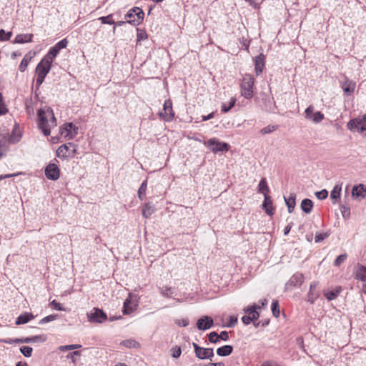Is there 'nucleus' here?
Here are the masks:
<instances>
[{
    "label": "nucleus",
    "instance_id": "obj_1",
    "mask_svg": "<svg viewBox=\"0 0 366 366\" xmlns=\"http://www.w3.org/2000/svg\"><path fill=\"white\" fill-rule=\"evenodd\" d=\"M38 127L45 136L50 135V128L56 125V118L52 109L48 108L46 111L40 109L37 112Z\"/></svg>",
    "mask_w": 366,
    "mask_h": 366
},
{
    "label": "nucleus",
    "instance_id": "obj_2",
    "mask_svg": "<svg viewBox=\"0 0 366 366\" xmlns=\"http://www.w3.org/2000/svg\"><path fill=\"white\" fill-rule=\"evenodd\" d=\"M51 63L42 59L41 61L37 64L36 68V86L39 88L44 81L45 77L49 74L51 68Z\"/></svg>",
    "mask_w": 366,
    "mask_h": 366
},
{
    "label": "nucleus",
    "instance_id": "obj_3",
    "mask_svg": "<svg viewBox=\"0 0 366 366\" xmlns=\"http://www.w3.org/2000/svg\"><path fill=\"white\" fill-rule=\"evenodd\" d=\"M254 78L251 74H245L240 84L241 94L247 99L253 97Z\"/></svg>",
    "mask_w": 366,
    "mask_h": 366
},
{
    "label": "nucleus",
    "instance_id": "obj_4",
    "mask_svg": "<svg viewBox=\"0 0 366 366\" xmlns=\"http://www.w3.org/2000/svg\"><path fill=\"white\" fill-rule=\"evenodd\" d=\"M144 16L143 10L139 7H134L130 9L125 15V19H127V22L134 26L139 25Z\"/></svg>",
    "mask_w": 366,
    "mask_h": 366
},
{
    "label": "nucleus",
    "instance_id": "obj_5",
    "mask_svg": "<svg viewBox=\"0 0 366 366\" xmlns=\"http://www.w3.org/2000/svg\"><path fill=\"white\" fill-rule=\"evenodd\" d=\"M76 148L77 146L72 142L62 144L57 149L56 156L61 159L74 157L76 153Z\"/></svg>",
    "mask_w": 366,
    "mask_h": 366
},
{
    "label": "nucleus",
    "instance_id": "obj_6",
    "mask_svg": "<svg viewBox=\"0 0 366 366\" xmlns=\"http://www.w3.org/2000/svg\"><path fill=\"white\" fill-rule=\"evenodd\" d=\"M204 144L207 145L213 153L227 152L229 149V145L227 143L219 142L216 138L209 139L207 142H204Z\"/></svg>",
    "mask_w": 366,
    "mask_h": 366
},
{
    "label": "nucleus",
    "instance_id": "obj_7",
    "mask_svg": "<svg viewBox=\"0 0 366 366\" xmlns=\"http://www.w3.org/2000/svg\"><path fill=\"white\" fill-rule=\"evenodd\" d=\"M347 129L351 131L362 132L366 131V116L351 119L347 123Z\"/></svg>",
    "mask_w": 366,
    "mask_h": 366
},
{
    "label": "nucleus",
    "instance_id": "obj_8",
    "mask_svg": "<svg viewBox=\"0 0 366 366\" xmlns=\"http://www.w3.org/2000/svg\"><path fill=\"white\" fill-rule=\"evenodd\" d=\"M47 341V337L46 335H35L31 337L22 339H14L9 341L4 340V343H39Z\"/></svg>",
    "mask_w": 366,
    "mask_h": 366
},
{
    "label": "nucleus",
    "instance_id": "obj_9",
    "mask_svg": "<svg viewBox=\"0 0 366 366\" xmlns=\"http://www.w3.org/2000/svg\"><path fill=\"white\" fill-rule=\"evenodd\" d=\"M89 320L92 322L102 323L107 319V315L101 309L94 307L88 315Z\"/></svg>",
    "mask_w": 366,
    "mask_h": 366
},
{
    "label": "nucleus",
    "instance_id": "obj_10",
    "mask_svg": "<svg viewBox=\"0 0 366 366\" xmlns=\"http://www.w3.org/2000/svg\"><path fill=\"white\" fill-rule=\"evenodd\" d=\"M164 112H160L159 116L166 122H171L174 117L172 109V102L170 99L165 100L163 106Z\"/></svg>",
    "mask_w": 366,
    "mask_h": 366
},
{
    "label": "nucleus",
    "instance_id": "obj_11",
    "mask_svg": "<svg viewBox=\"0 0 366 366\" xmlns=\"http://www.w3.org/2000/svg\"><path fill=\"white\" fill-rule=\"evenodd\" d=\"M45 176L51 180H57L60 177L59 167L54 163L49 164L45 168Z\"/></svg>",
    "mask_w": 366,
    "mask_h": 366
},
{
    "label": "nucleus",
    "instance_id": "obj_12",
    "mask_svg": "<svg viewBox=\"0 0 366 366\" xmlns=\"http://www.w3.org/2000/svg\"><path fill=\"white\" fill-rule=\"evenodd\" d=\"M340 86L345 95L350 96L355 90L356 83L354 81L345 77V79L340 81Z\"/></svg>",
    "mask_w": 366,
    "mask_h": 366
},
{
    "label": "nucleus",
    "instance_id": "obj_13",
    "mask_svg": "<svg viewBox=\"0 0 366 366\" xmlns=\"http://www.w3.org/2000/svg\"><path fill=\"white\" fill-rule=\"evenodd\" d=\"M213 324V319L209 316L204 315L197 320V327L199 330H206L209 329Z\"/></svg>",
    "mask_w": 366,
    "mask_h": 366
},
{
    "label": "nucleus",
    "instance_id": "obj_14",
    "mask_svg": "<svg viewBox=\"0 0 366 366\" xmlns=\"http://www.w3.org/2000/svg\"><path fill=\"white\" fill-rule=\"evenodd\" d=\"M195 353L199 359H207L213 356V349L200 347L199 345H194Z\"/></svg>",
    "mask_w": 366,
    "mask_h": 366
},
{
    "label": "nucleus",
    "instance_id": "obj_15",
    "mask_svg": "<svg viewBox=\"0 0 366 366\" xmlns=\"http://www.w3.org/2000/svg\"><path fill=\"white\" fill-rule=\"evenodd\" d=\"M228 337V332L226 331H222L219 335L216 332H212L208 335L209 343H217L219 340L227 341Z\"/></svg>",
    "mask_w": 366,
    "mask_h": 366
},
{
    "label": "nucleus",
    "instance_id": "obj_16",
    "mask_svg": "<svg viewBox=\"0 0 366 366\" xmlns=\"http://www.w3.org/2000/svg\"><path fill=\"white\" fill-rule=\"evenodd\" d=\"M254 70L257 76H259L262 72L265 65V56L260 54L254 58Z\"/></svg>",
    "mask_w": 366,
    "mask_h": 366
},
{
    "label": "nucleus",
    "instance_id": "obj_17",
    "mask_svg": "<svg viewBox=\"0 0 366 366\" xmlns=\"http://www.w3.org/2000/svg\"><path fill=\"white\" fill-rule=\"evenodd\" d=\"M264 199L262 203V207L265 212L269 215H272L274 213V208L272 207V201L268 194L264 193Z\"/></svg>",
    "mask_w": 366,
    "mask_h": 366
},
{
    "label": "nucleus",
    "instance_id": "obj_18",
    "mask_svg": "<svg viewBox=\"0 0 366 366\" xmlns=\"http://www.w3.org/2000/svg\"><path fill=\"white\" fill-rule=\"evenodd\" d=\"M355 274V279L362 282H366V267L357 264Z\"/></svg>",
    "mask_w": 366,
    "mask_h": 366
},
{
    "label": "nucleus",
    "instance_id": "obj_19",
    "mask_svg": "<svg viewBox=\"0 0 366 366\" xmlns=\"http://www.w3.org/2000/svg\"><path fill=\"white\" fill-rule=\"evenodd\" d=\"M34 316L31 312H24L21 314L16 320V325H20L22 324H26L29 322L30 320H33Z\"/></svg>",
    "mask_w": 366,
    "mask_h": 366
},
{
    "label": "nucleus",
    "instance_id": "obj_20",
    "mask_svg": "<svg viewBox=\"0 0 366 366\" xmlns=\"http://www.w3.org/2000/svg\"><path fill=\"white\" fill-rule=\"evenodd\" d=\"M316 287V282L312 283L310 285V291L307 294V301L311 304H313L319 297V293L317 292H315Z\"/></svg>",
    "mask_w": 366,
    "mask_h": 366
},
{
    "label": "nucleus",
    "instance_id": "obj_21",
    "mask_svg": "<svg viewBox=\"0 0 366 366\" xmlns=\"http://www.w3.org/2000/svg\"><path fill=\"white\" fill-rule=\"evenodd\" d=\"M304 281V275L302 273H295L289 280V284L293 286H300Z\"/></svg>",
    "mask_w": 366,
    "mask_h": 366
},
{
    "label": "nucleus",
    "instance_id": "obj_22",
    "mask_svg": "<svg viewBox=\"0 0 366 366\" xmlns=\"http://www.w3.org/2000/svg\"><path fill=\"white\" fill-rule=\"evenodd\" d=\"M33 34H21L16 35L14 43L16 44H24L32 41Z\"/></svg>",
    "mask_w": 366,
    "mask_h": 366
},
{
    "label": "nucleus",
    "instance_id": "obj_23",
    "mask_svg": "<svg viewBox=\"0 0 366 366\" xmlns=\"http://www.w3.org/2000/svg\"><path fill=\"white\" fill-rule=\"evenodd\" d=\"M59 51H60L54 46L49 49L48 53L43 58L52 64Z\"/></svg>",
    "mask_w": 366,
    "mask_h": 366
},
{
    "label": "nucleus",
    "instance_id": "obj_24",
    "mask_svg": "<svg viewBox=\"0 0 366 366\" xmlns=\"http://www.w3.org/2000/svg\"><path fill=\"white\" fill-rule=\"evenodd\" d=\"M73 127L74 124L71 122L64 124L60 128L61 134L69 139V137H70V133H71V129Z\"/></svg>",
    "mask_w": 366,
    "mask_h": 366
},
{
    "label": "nucleus",
    "instance_id": "obj_25",
    "mask_svg": "<svg viewBox=\"0 0 366 366\" xmlns=\"http://www.w3.org/2000/svg\"><path fill=\"white\" fill-rule=\"evenodd\" d=\"M312 207H313V202L311 199H304L302 201L301 209L304 212H305L307 214L310 213L312 209Z\"/></svg>",
    "mask_w": 366,
    "mask_h": 366
},
{
    "label": "nucleus",
    "instance_id": "obj_26",
    "mask_svg": "<svg viewBox=\"0 0 366 366\" xmlns=\"http://www.w3.org/2000/svg\"><path fill=\"white\" fill-rule=\"evenodd\" d=\"M365 192H366V189H365L364 185L360 184L355 186L353 187L352 192V194L353 197H365Z\"/></svg>",
    "mask_w": 366,
    "mask_h": 366
},
{
    "label": "nucleus",
    "instance_id": "obj_27",
    "mask_svg": "<svg viewBox=\"0 0 366 366\" xmlns=\"http://www.w3.org/2000/svg\"><path fill=\"white\" fill-rule=\"evenodd\" d=\"M258 308H259V307L254 305L250 307H248L244 311L247 314V315L249 316L254 321L257 320L259 317V313L257 311Z\"/></svg>",
    "mask_w": 366,
    "mask_h": 366
},
{
    "label": "nucleus",
    "instance_id": "obj_28",
    "mask_svg": "<svg viewBox=\"0 0 366 366\" xmlns=\"http://www.w3.org/2000/svg\"><path fill=\"white\" fill-rule=\"evenodd\" d=\"M285 204L288 208V212L292 213L295 207V195L291 194L289 197H285Z\"/></svg>",
    "mask_w": 366,
    "mask_h": 366
},
{
    "label": "nucleus",
    "instance_id": "obj_29",
    "mask_svg": "<svg viewBox=\"0 0 366 366\" xmlns=\"http://www.w3.org/2000/svg\"><path fill=\"white\" fill-rule=\"evenodd\" d=\"M341 287H337L334 290L328 291L324 293L325 297L329 300H333L336 299L341 292Z\"/></svg>",
    "mask_w": 366,
    "mask_h": 366
},
{
    "label": "nucleus",
    "instance_id": "obj_30",
    "mask_svg": "<svg viewBox=\"0 0 366 366\" xmlns=\"http://www.w3.org/2000/svg\"><path fill=\"white\" fill-rule=\"evenodd\" d=\"M154 212V207L149 203H147L142 209V216L149 218Z\"/></svg>",
    "mask_w": 366,
    "mask_h": 366
},
{
    "label": "nucleus",
    "instance_id": "obj_31",
    "mask_svg": "<svg viewBox=\"0 0 366 366\" xmlns=\"http://www.w3.org/2000/svg\"><path fill=\"white\" fill-rule=\"evenodd\" d=\"M31 56H29V54H26L23 59L21 60V63H20V65L19 66V69L21 72H24L27 66H28V64L29 63V61H31Z\"/></svg>",
    "mask_w": 366,
    "mask_h": 366
},
{
    "label": "nucleus",
    "instance_id": "obj_32",
    "mask_svg": "<svg viewBox=\"0 0 366 366\" xmlns=\"http://www.w3.org/2000/svg\"><path fill=\"white\" fill-rule=\"evenodd\" d=\"M269 190V189L267 185L266 179L262 178L258 184V192L262 193L264 194V193L268 194Z\"/></svg>",
    "mask_w": 366,
    "mask_h": 366
},
{
    "label": "nucleus",
    "instance_id": "obj_33",
    "mask_svg": "<svg viewBox=\"0 0 366 366\" xmlns=\"http://www.w3.org/2000/svg\"><path fill=\"white\" fill-rule=\"evenodd\" d=\"M232 351V347L229 345H225L217 350V354L220 356H227L229 355Z\"/></svg>",
    "mask_w": 366,
    "mask_h": 366
},
{
    "label": "nucleus",
    "instance_id": "obj_34",
    "mask_svg": "<svg viewBox=\"0 0 366 366\" xmlns=\"http://www.w3.org/2000/svg\"><path fill=\"white\" fill-rule=\"evenodd\" d=\"M147 187V181L144 180L140 185L138 189V197L141 200L144 199L146 197V190Z\"/></svg>",
    "mask_w": 366,
    "mask_h": 366
},
{
    "label": "nucleus",
    "instance_id": "obj_35",
    "mask_svg": "<svg viewBox=\"0 0 366 366\" xmlns=\"http://www.w3.org/2000/svg\"><path fill=\"white\" fill-rule=\"evenodd\" d=\"M342 187L341 185L336 184L330 194V198L332 199H338L340 198V192H341Z\"/></svg>",
    "mask_w": 366,
    "mask_h": 366
},
{
    "label": "nucleus",
    "instance_id": "obj_36",
    "mask_svg": "<svg viewBox=\"0 0 366 366\" xmlns=\"http://www.w3.org/2000/svg\"><path fill=\"white\" fill-rule=\"evenodd\" d=\"M236 103V99L235 98H231L229 104H227V103H222V109L221 111L223 112V113H227L228 112L235 104Z\"/></svg>",
    "mask_w": 366,
    "mask_h": 366
},
{
    "label": "nucleus",
    "instance_id": "obj_37",
    "mask_svg": "<svg viewBox=\"0 0 366 366\" xmlns=\"http://www.w3.org/2000/svg\"><path fill=\"white\" fill-rule=\"evenodd\" d=\"M324 118V114L322 112H316L312 114L311 120L315 123H320Z\"/></svg>",
    "mask_w": 366,
    "mask_h": 366
},
{
    "label": "nucleus",
    "instance_id": "obj_38",
    "mask_svg": "<svg viewBox=\"0 0 366 366\" xmlns=\"http://www.w3.org/2000/svg\"><path fill=\"white\" fill-rule=\"evenodd\" d=\"M131 301L129 299H127L124 302V310L123 313L124 315H129L133 312V308L129 305Z\"/></svg>",
    "mask_w": 366,
    "mask_h": 366
},
{
    "label": "nucleus",
    "instance_id": "obj_39",
    "mask_svg": "<svg viewBox=\"0 0 366 366\" xmlns=\"http://www.w3.org/2000/svg\"><path fill=\"white\" fill-rule=\"evenodd\" d=\"M271 309L274 316L276 317H279L280 314V310L279 303L277 301L272 302Z\"/></svg>",
    "mask_w": 366,
    "mask_h": 366
},
{
    "label": "nucleus",
    "instance_id": "obj_40",
    "mask_svg": "<svg viewBox=\"0 0 366 366\" xmlns=\"http://www.w3.org/2000/svg\"><path fill=\"white\" fill-rule=\"evenodd\" d=\"M330 235L329 232H317L315 237V241L316 243L320 242L323 241L325 239L327 238Z\"/></svg>",
    "mask_w": 366,
    "mask_h": 366
},
{
    "label": "nucleus",
    "instance_id": "obj_41",
    "mask_svg": "<svg viewBox=\"0 0 366 366\" xmlns=\"http://www.w3.org/2000/svg\"><path fill=\"white\" fill-rule=\"evenodd\" d=\"M277 129V126H273V125H268L264 128H262L261 130H260V133L262 134V135H264V134H269V133H272V132H274V130Z\"/></svg>",
    "mask_w": 366,
    "mask_h": 366
},
{
    "label": "nucleus",
    "instance_id": "obj_42",
    "mask_svg": "<svg viewBox=\"0 0 366 366\" xmlns=\"http://www.w3.org/2000/svg\"><path fill=\"white\" fill-rule=\"evenodd\" d=\"M347 257V254H342L339 255V256L335 259V262H334V264H335V266H336V267H339V266H340V264H341L342 263H343V262L346 260Z\"/></svg>",
    "mask_w": 366,
    "mask_h": 366
},
{
    "label": "nucleus",
    "instance_id": "obj_43",
    "mask_svg": "<svg viewBox=\"0 0 366 366\" xmlns=\"http://www.w3.org/2000/svg\"><path fill=\"white\" fill-rule=\"evenodd\" d=\"M57 317H58V315H48V316L44 317L43 319H41L39 322V324L43 325V324L49 322L51 321L56 320Z\"/></svg>",
    "mask_w": 366,
    "mask_h": 366
},
{
    "label": "nucleus",
    "instance_id": "obj_44",
    "mask_svg": "<svg viewBox=\"0 0 366 366\" xmlns=\"http://www.w3.org/2000/svg\"><path fill=\"white\" fill-rule=\"evenodd\" d=\"M181 348L180 347L176 345L174 346V347H172L171 349V355L174 357V358H177L180 356L181 355Z\"/></svg>",
    "mask_w": 366,
    "mask_h": 366
},
{
    "label": "nucleus",
    "instance_id": "obj_45",
    "mask_svg": "<svg viewBox=\"0 0 366 366\" xmlns=\"http://www.w3.org/2000/svg\"><path fill=\"white\" fill-rule=\"evenodd\" d=\"M315 196L318 199H325L328 196V192L326 189H322L315 192Z\"/></svg>",
    "mask_w": 366,
    "mask_h": 366
},
{
    "label": "nucleus",
    "instance_id": "obj_46",
    "mask_svg": "<svg viewBox=\"0 0 366 366\" xmlns=\"http://www.w3.org/2000/svg\"><path fill=\"white\" fill-rule=\"evenodd\" d=\"M68 41L66 39H63L56 43L54 46L60 51L62 49H64L67 46Z\"/></svg>",
    "mask_w": 366,
    "mask_h": 366
},
{
    "label": "nucleus",
    "instance_id": "obj_47",
    "mask_svg": "<svg viewBox=\"0 0 366 366\" xmlns=\"http://www.w3.org/2000/svg\"><path fill=\"white\" fill-rule=\"evenodd\" d=\"M104 24H114V21L112 19V15L102 16L99 19Z\"/></svg>",
    "mask_w": 366,
    "mask_h": 366
},
{
    "label": "nucleus",
    "instance_id": "obj_48",
    "mask_svg": "<svg viewBox=\"0 0 366 366\" xmlns=\"http://www.w3.org/2000/svg\"><path fill=\"white\" fill-rule=\"evenodd\" d=\"M20 351L25 357H30L31 355L32 348L29 346H24L20 348Z\"/></svg>",
    "mask_w": 366,
    "mask_h": 366
},
{
    "label": "nucleus",
    "instance_id": "obj_49",
    "mask_svg": "<svg viewBox=\"0 0 366 366\" xmlns=\"http://www.w3.org/2000/svg\"><path fill=\"white\" fill-rule=\"evenodd\" d=\"M172 289L170 287H163L161 290V293L164 297H171L172 295Z\"/></svg>",
    "mask_w": 366,
    "mask_h": 366
},
{
    "label": "nucleus",
    "instance_id": "obj_50",
    "mask_svg": "<svg viewBox=\"0 0 366 366\" xmlns=\"http://www.w3.org/2000/svg\"><path fill=\"white\" fill-rule=\"evenodd\" d=\"M81 347V345H66L59 347L61 351L72 350Z\"/></svg>",
    "mask_w": 366,
    "mask_h": 366
},
{
    "label": "nucleus",
    "instance_id": "obj_51",
    "mask_svg": "<svg viewBox=\"0 0 366 366\" xmlns=\"http://www.w3.org/2000/svg\"><path fill=\"white\" fill-rule=\"evenodd\" d=\"M314 108L312 106H309L305 111V118L308 119H311L313 113Z\"/></svg>",
    "mask_w": 366,
    "mask_h": 366
},
{
    "label": "nucleus",
    "instance_id": "obj_52",
    "mask_svg": "<svg viewBox=\"0 0 366 366\" xmlns=\"http://www.w3.org/2000/svg\"><path fill=\"white\" fill-rule=\"evenodd\" d=\"M51 305L54 307V308L57 311H66V309L64 308L61 305L57 302L56 300H53L51 302Z\"/></svg>",
    "mask_w": 366,
    "mask_h": 366
},
{
    "label": "nucleus",
    "instance_id": "obj_53",
    "mask_svg": "<svg viewBox=\"0 0 366 366\" xmlns=\"http://www.w3.org/2000/svg\"><path fill=\"white\" fill-rule=\"evenodd\" d=\"M237 322V318L234 316H231L229 317V322L227 324V327H232Z\"/></svg>",
    "mask_w": 366,
    "mask_h": 366
},
{
    "label": "nucleus",
    "instance_id": "obj_54",
    "mask_svg": "<svg viewBox=\"0 0 366 366\" xmlns=\"http://www.w3.org/2000/svg\"><path fill=\"white\" fill-rule=\"evenodd\" d=\"M78 127H76L74 124V127L72 128L71 129V133H70V137H69V139H73L74 137H76V136L78 134Z\"/></svg>",
    "mask_w": 366,
    "mask_h": 366
},
{
    "label": "nucleus",
    "instance_id": "obj_55",
    "mask_svg": "<svg viewBox=\"0 0 366 366\" xmlns=\"http://www.w3.org/2000/svg\"><path fill=\"white\" fill-rule=\"evenodd\" d=\"M242 321L245 325H249L251 322H253L254 320L248 315H244L242 317Z\"/></svg>",
    "mask_w": 366,
    "mask_h": 366
},
{
    "label": "nucleus",
    "instance_id": "obj_56",
    "mask_svg": "<svg viewBox=\"0 0 366 366\" xmlns=\"http://www.w3.org/2000/svg\"><path fill=\"white\" fill-rule=\"evenodd\" d=\"M179 326L186 327L189 325V320L187 319H182L177 322Z\"/></svg>",
    "mask_w": 366,
    "mask_h": 366
},
{
    "label": "nucleus",
    "instance_id": "obj_57",
    "mask_svg": "<svg viewBox=\"0 0 366 366\" xmlns=\"http://www.w3.org/2000/svg\"><path fill=\"white\" fill-rule=\"evenodd\" d=\"M19 174V173L8 174L0 175V181L3 180L4 179L11 178V177H16Z\"/></svg>",
    "mask_w": 366,
    "mask_h": 366
},
{
    "label": "nucleus",
    "instance_id": "obj_58",
    "mask_svg": "<svg viewBox=\"0 0 366 366\" xmlns=\"http://www.w3.org/2000/svg\"><path fill=\"white\" fill-rule=\"evenodd\" d=\"M147 38V35L144 31L140 32L137 34V40L141 41L146 39Z\"/></svg>",
    "mask_w": 366,
    "mask_h": 366
},
{
    "label": "nucleus",
    "instance_id": "obj_59",
    "mask_svg": "<svg viewBox=\"0 0 366 366\" xmlns=\"http://www.w3.org/2000/svg\"><path fill=\"white\" fill-rule=\"evenodd\" d=\"M8 112V109L6 108L4 104H0V115L5 114Z\"/></svg>",
    "mask_w": 366,
    "mask_h": 366
},
{
    "label": "nucleus",
    "instance_id": "obj_60",
    "mask_svg": "<svg viewBox=\"0 0 366 366\" xmlns=\"http://www.w3.org/2000/svg\"><path fill=\"white\" fill-rule=\"evenodd\" d=\"M214 117V112H211L210 114H209L207 116H202V121H207L209 119H211Z\"/></svg>",
    "mask_w": 366,
    "mask_h": 366
},
{
    "label": "nucleus",
    "instance_id": "obj_61",
    "mask_svg": "<svg viewBox=\"0 0 366 366\" xmlns=\"http://www.w3.org/2000/svg\"><path fill=\"white\" fill-rule=\"evenodd\" d=\"M74 355H79V351L73 352L70 353L69 355H68L67 357H71L73 360V361L75 362Z\"/></svg>",
    "mask_w": 366,
    "mask_h": 366
},
{
    "label": "nucleus",
    "instance_id": "obj_62",
    "mask_svg": "<svg viewBox=\"0 0 366 366\" xmlns=\"http://www.w3.org/2000/svg\"><path fill=\"white\" fill-rule=\"evenodd\" d=\"M245 1H247L249 3L251 6H252L254 8H257L258 6V4L257 3L256 0H244Z\"/></svg>",
    "mask_w": 366,
    "mask_h": 366
},
{
    "label": "nucleus",
    "instance_id": "obj_63",
    "mask_svg": "<svg viewBox=\"0 0 366 366\" xmlns=\"http://www.w3.org/2000/svg\"><path fill=\"white\" fill-rule=\"evenodd\" d=\"M261 366H280V365L274 362H265Z\"/></svg>",
    "mask_w": 366,
    "mask_h": 366
},
{
    "label": "nucleus",
    "instance_id": "obj_64",
    "mask_svg": "<svg viewBox=\"0 0 366 366\" xmlns=\"http://www.w3.org/2000/svg\"><path fill=\"white\" fill-rule=\"evenodd\" d=\"M292 228V226L290 224H288L284 229V234L287 235L289 232H290Z\"/></svg>",
    "mask_w": 366,
    "mask_h": 366
}]
</instances>
